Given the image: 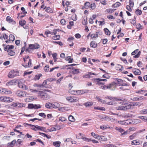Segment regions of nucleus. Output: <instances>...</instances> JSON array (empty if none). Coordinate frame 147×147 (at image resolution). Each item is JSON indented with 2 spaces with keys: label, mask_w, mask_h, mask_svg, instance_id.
<instances>
[{
  "label": "nucleus",
  "mask_w": 147,
  "mask_h": 147,
  "mask_svg": "<svg viewBox=\"0 0 147 147\" xmlns=\"http://www.w3.org/2000/svg\"><path fill=\"white\" fill-rule=\"evenodd\" d=\"M40 92L38 95V96L42 99L43 100H47L50 98V96L49 94L45 91Z\"/></svg>",
  "instance_id": "f257e3e1"
},
{
  "label": "nucleus",
  "mask_w": 147,
  "mask_h": 147,
  "mask_svg": "<svg viewBox=\"0 0 147 147\" xmlns=\"http://www.w3.org/2000/svg\"><path fill=\"white\" fill-rule=\"evenodd\" d=\"M67 101L70 102H74L78 101L79 98L75 96H69L66 98Z\"/></svg>",
  "instance_id": "f03ea898"
},
{
  "label": "nucleus",
  "mask_w": 147,
  "mask_h": 147,
  "mask_svg": "<svg viewBox=\"0 0 147 147\" xmlns=\"http://www.w3.org/2000/svg\"><path fill=\"white\" fill-rule=\"evenodd\" d=\"M56 103H52L48 102L46 103L45 105V107L49 109H51L52 108L56 109L58 108V106L56 105Z\"/></svg>",
  "instance_id": "7ed1b4c3"
},
{
  "label": "nucleus",
  "mask_w": 147,
  "mask_h": 147,
  "mask_svg": "<svg viewBox=\"0 0 147 147\" xmlns=\"http://www.w3.org/2000/svg\"><path fill=\"white\" fill-rule=\"evenodd\" d=\"M19 73L17 70H11L10 71V78H12L19 75Z\"/></svg>",
  "instance_id": "20e7f679"
},
{
  "label": "nucleus",
  "mask_w": 147,
  "mask_h": 147,
  "mask_svg": "<svg viewBox=\"0 0 147 147\" xmlns=\"http://www.w3.org/2000/svg\"><path fill=\"white\" fill-rule=\"evenodd\" d=\"M101 80H102V79L98 78L93 79L94 82L97 85H104L105 83L102 82V81Z\"/></svg>",
  "instance_id": "39448f33"
},
{
  "label": "nucleus",
  "mask_w": 147,
  "mask_h": 147,
  "mask_svg": "<svg viewBox=\"0 0 147 147\" xmlns=\"http://www.w3.org/2000/svg\"><path fill=\"white\" fill-rule=\"evenodd\" d=\"M139 50L138 49H136L134 50V51L133 52L131 53V54L132 55H134L133 57L134 58H137L139 57H140V55L141 54V51H138Z\"/></svg>",
  "instance_id": "423d86ee"
},
{
  "label": "nucleus",
  "mask_w": 147,
  "mask_h": 147,
  "mask_svg": "<svg viewBox=\"0 0 147 147\" xmlns=\"http://www.w3.org/2000/svg\"><path fill=\"white\" fill-rule=\"evenodd\" d=\"M117 83L115 82H112L109 84L107 85V88L108 89H110V90H113L115 89L116 87Z\"/></svg>",
  "instance_id": "0eeeda50"
},
{
  "label": "nucleus",
  "mask_w": 147,
  "mask_h": 147,
  "mask_svg": "<svg viewBox=\"0 0 147 147\" xmlns=\"http://www.w3.org/2000/svg\"><path fill=\"white\" fill-rule=\"evenodd\" d=\"M32 60L31 59H30L29 61H24V63L22 64V66L25 67H29L31 66L32 64Z\"/></svg>",
  "instance_id": "6e6552de"
},
{
  "label": "nucleus",
  "mask_w": 147,
  "mask_h": 147,
  "mask_svg": "<svg viewBox=\"0 0 147 147\" xmlns=\"http://www.w3.org/2000/svg\"><path fill=\"white\" fill-rule=\"evenodd\" d=\"M116 130L121 132L120 136L121 137L123 136V135H126L127 134V131H125L121 127H116Z\"/></svg>",
  "instance_id": "1a4fd4ad"
},
{
  "label": "nucleus",
  "mask_w": 147,
  "mask_h": 147,
  "mask_svg": "<svg viewBox=\"0 0 147 147\" xmlns=\"http://www.w3.org/2000/svg\"><path fill=\"white\" fill-rule=\"evenodd\" d=\"M16 94L17 96H19L24 97L26 95L25 92L20 90H18L17 91Z\"/></svg>",
  "instance_id": "9d476101"
},
{
  "label": "nucleus",
  "mask_w": 147,
  "mask_h": 147,
  "mask_svg": "<svg viewBox=\"0 0 147 147\" xmlns=\"http://www.w3.org/2000/svg\"><path fill=\"white\" fill-rule=\"evenodd\" d=\"M18 85L20 88H21L24 90H27V89L26 86L24 84L22 83L20 81L18 82Z\"/></svg>",
  "instance_id": "9b49d317"
},
{
  "label": "nucleus",
  "mask_w": 147,
  "mask_h": 147,
  "mask_svg": "<svg viewBox=\"0 0 147 147\" xmlns=\"http://www.w3.org/2000/svg\"><path fill=\"white\" fill-rule=\"evenodd\" d=\"M37 130H40L45 132H47L46 128L40 126L38 125H36V131Z\"/></svg>",
  "instance_id": "f8f14e48"
},
{
  "label": "nucleus",
  "mask_w": 147,
  "mask_h": 147,
  "mask_svg": "<svg viewBox=\"0 0 147 147\" xmlns=\"http://www.w3.org/2000/svg\"><path fill=\"white\" fill-rule=\"evenodd\" d=\"M97 100H98V101L104 104H107L108 105H111L110 103L111 102H108V103H106V102L104 100H102L100 98L99 96H96V97L95 98Z\"/></svg>",
  "instance_id": "ddd939ff"
},
{
  "label": "nucleus",
  "mask_w": 147,
  "mask_h": 147,
  "mask_svg": "<svg viewBox=\"0 0 147 147\" xmlns=\"http://www.w3.org/2000/svg\"><path fill=\"white\" fill-rule=\"evenodd\" d=\"M132 71L135 75H140L141 74V71L138 69L134 68L133 70Z\"/></svg>",
  "instance_id": "4468645a"
},
{
  "label": "nucleus",
  "mask_w": 147,
  "mask_h": 147,
  "mask_svg": "<svg viewBox=\"0 0 147 147\" xmlns=\"http://www.w3.org/2000/svg\"><path fill=\"white\" fill-rule=\"evenodd\" d=\"M90 2L87 1L84 3V6L82 7V9H88L90 8Z\"/></svg>",
  "instance_id": "2eb2a0df"
},
{
  "label": "nucleus",
  "mask_w": 147,
  "mask_h": 147,
  "mask_svg": "<svg viewBox=\"0 0 147 147\" xmlns=\"http://www.w3.org/2000/svg\"><path fill=\"white\" fill-rule=\"evenodd\" d=\"M74 38L72 36H69L67 39V40L70 43V44H69V45L70 47H72L74 45V43L72 42V41L74 40Z\"/></svg>",
  "instance_id": "dca6fc26"
},
{
  "label": "nucleus",
  "mask_w": 147,
  "mask_h": 147,
  "mask_svg": "<svg viewBox=\"0 0 147 147\" xmlns=\"http://www.w3.org/2000/svg\"><path fill=\"white\" fill-rule=\"evenodd\" d=\"M90 45L91 47L96 48L97 47V44L96 42L94 41H92L90 42Z\"/></svg>",
  "instance_id": "f3484780"
},
{
  "label": "nucleus",
  "mask_w": 147,
  "mask_h": 147,
  "mask_svg": "<svg viewBox=\"0 0 147 147\" xmlns=\"http://www.w3.org/2000/svg\"><path fill=\"white\" fill-rule=\"evenodd\" d=\"M99 33V32H96L95 34H91L90 35L91 38L93 39L97 38Z\"/></svg>",
  "instance_id": "a211bd4d"
},
{
  "label": "nucleus",
  "mask_w": 147,
  "mask_h": 147,
  "mask_svg": "<svg viewBox=\"0 0 147 147\" xmlns=\"http://www.w3.org/2000/svg\"><path fill=\"white\" fill-rule=\"evenodd\" d=\"M93 102H84V105L86 107H90L92 105Z\"/></svg>",
  "instance_id": "6ab92c4d"
},
{
  "label": "nucleus",
  "mask_w": 147,
  "mask_h": 147,
  "mask_svg": "<svg viewBox=\"0 0 147 147\" xmlns=\"http://www.w3.org/2000/svg\"><path fill=\"white\" fill-rule=\"evenodd\" d=\"M105 98L107 99H109L110 100H112V101H114V100H116V101H117V100H119V101H120V100H121V99L120 98H114L111 96H106Z\"/></svg>",
  "instance_id": "aec40b11"
},
{
  "label": "nucleus",
  "mask_w": 147,
  "mask_h": 147,
  "mask_svg": "<svg viewBox=\"0 0 147 147\" xmlns=\"http://www.w3.org/2000/svg\"><path fill=\"white\" fill-rule=\"evenodd\" d=\"M132 100L134 101H140L143 100V96H136L132 98Z\"/></svg>",
  "instance_id": "412c9836"
},
{
  "label": "nucleus",
  "mask_w": 147,
  "mask_h": 147,
  "mask_svg": "<svg viewBox=\"0 0 147 147\" xmlns=\"http://www.w3.org/2000/svg\"><path fill=\"white\" fill-rule=\"evenodd\" d=\"M101 119L104 120L106 121H110L111 119H113L112 118H110L108 116H101Z\"/></svg>",
  "instance_id": "4be33fe9"
},
{
  "label": "nucleus",
  "mask_w": 147,
  "mask_h": 147,
  "mask_svg": "<svg viewBox=\"0 0 147 147\" xmlns=\"http://www.w3.org/2000/svg\"><path fill=\"white\" fill-rule=\"evenodd\" d=\"M123 106L124 110L129 109L132 107L131 105L128 103H126L125 106Z\"/></svg>",
  "instance_id": "5701e85b"
},
{
  "label": "nucleus",
  "mask_w": 147,
  "mask_h": 147,
  "mask_svg": "<svg viewBox=\"0 0 147 147\" xmlns=\"http://www.w3.org/2000/svg\"><path fill=\"white\" fill-rule=\"evenodd\" d=\"M61 143L59 141H55L53 142V144L54 146L57 147H59L60 146Z\"/></svg>",
  "instance_id": "b1692460"
},
{
  "label": "nucleus",
  "mask_w": 147,
  "mask_h": 147,
  "mask_svg": "<svg viewBox=\"0 0 147 147\" xmlns=\"http://www.w3.org/2000/svg\"><path fill=\"white\" fill-rule=\"evenodd\" d=\"M98 139L99 140L102 141H106L107 140V138L105 136H100L99 135Z\"/></svg>",
  "instance_id": "393cba45"
},
{
  "label": "nucleus",
  "mask_w": 147,
  "mask_h": 147,
  "mask_svg": "<svg viewBox=\"0 0 147 147\" xmlns=\"http://www.w3.org/2000/svg\"><path fill=\"white\" fill-rule=\"evenodd\" d=\"M57 34V30L55 31L51 32V31H46L45 32V34L46 35H48L49 34H50L52 35H55L56 34Z\"/></svg>",
  "instance_id": "a878e982"
},
{
  "label": "nucleus",
  "mask_w": 147,
  "mask_h": 147,
  "mask_svg": "<svg viewBox=\"0 0 147 147\" xmlns=\"http://www.w3.org/2000/svg\"><path fill=\"white\" fill-rule=\"evenodd\" d=\"M116 10V9H108L106 10L105 12L107 13H111L114 12Z\"/></svg>",
  "instance_id": "bb28decb"
},
{
  "label": "nucleus",
  "mask_w": 147,
  "mask_h": 147,
  "mask_svg": "<svg viewBox=\"0 0 147 147\" xmlns=\"http://www.w3.org/2000/svg\"><path fill=\"white\" fill-rule=\"evenodd\" d=\"M92 75H96V74L92 72H88V74H87L86 75H85L84 77L86 78H90V76Z\"/></svg>",
  "instance_id": "cd10ccee"
},
{
  "label": "nucleus",
  "mask_w": 147,
  "mask_h": 147,
  "mask_svg": "<svg viewBox=\"0 0 147 147\" xmlns=\"http://www.w3.org/2000/svg\"><path fill=\"white\" fill-rule=\"evenodd\" d=\"M61 38L60 36L59 35H55L52 37V38L54 40H59Z\"/></svg>",
  "instance_id": "c85d7f7f"
},
{
  "label": "nucleus",
  "mask_w": 147,
  "mask_h": 147,
  "mask_svg": "<svg viewBox=\"0 0 147 147\" xmlns=\"http://www.w3.org/2000/svg\"><path fill=\"white\" fill-rule=\"evenodd\" d=\"M26 21L24 20H22L20 21L19 22V24L20 25L23 26L24 28H27V27H24V26L26 24Z\"/></svg>",
  "instance_id": "c756f323"
},
{
  "label": "nucleus",
  "mask_w": 147,
  "mask_h": 147,
  "mask_svg": "<svg viewBox=\"0 0 147 147\" xmlns=\"http://www.w3.org/2000/svg\"><path fill=\"white\" fill-rule=\"evenodd\" d=\"M17 80L16 79L12 80L10 81V85H14L17 84Z\"/></svg>",
  "instance_id": "7c9ffc66"
},
{
  "label": "nucleus",
  "mask_w": 147,
  "mask_h": 147,
  "mask_svg": "<svg viewBox=\"0 0 147 147\" xmlns=\"http://www.w3.org/2000/svg\"><path fill=\"white\" fill-rule=\"evenodd\" d=\"M42 75L41 74H38V75H36L33 78V80H39Z\"/></svg>",
  "instance_id": "2f4dec72"
},
{
  "label": "nucleus",
  "mask_w": 147,
  "mask_h": 147,
  "mask_svg": "<svg viewBox=\"0 0 147 147\" xmlns=\"http://www.w3.org/2000/svg\"><path fill=\"white\" fill-rule=\"evenodd\" d=\"M25 105L24 103L17 102V107L21 108L25 107Z\"/></svg>",
  "instance_id": "473e14b6"
},
{
  "label": "nucleus",
  "mask_w": 147,
  "mask_h": 147,
  "mask_svg": "<svg viewBox=\"0 0 147 147\" xmlns=\"http://www.w3.org/2000/svg\"><path fill=\"white\" fill-rule=\"evenodd\" d=\"M69 121L72 122H74L76 121V119L72 115H70L68 117Z\"/></svg>",
  "instance_id": "72a5a7b5"
},
{
  "label": "nucleus",
  "mask_w": 147,
  "mask_h": 147,
  "mask_svg": "<svg viewBox=\"0 0 147 147\" xmlns=\"http://www.w3.org/2000/svg\"><path fill=\"white\" fill-rule=\"evenodd\" d=\"M8 92V90L5 89L3 88L1 89H0V93L6 94H7Z\"/></svg>",
  "instance_id": "f704fd0d"
},
{
  "label": "nucleus",
  "mask_w": 147,
  "mask_h": 147,
  "mask_svg": "<svg viewBox=\"0 0 147 147\" xmlns=\"http://www.w3.org/2000/svg\"><path fill=\"white\" fill-rule=\"evenodd\" d=\"M38 133L40 135H42L44 136V137H46L47 138L49 139L51 138V136L49 135H47L46 134L44 133H41L40 132H39Z\"/></svg>",
  "instance_id": "c9c22d12"
},
{
  "label": "nucleus",
  "mask_w": 147,
  "mask_h": 147,
  "mask_svg": "<svg viewBox=\"0 0 147 147\" xmlns=\"http://www.w3.org/2000/svg\"><path fill=\"white\" fill-rule=\"evenodd\" d=\"M46 12L48 13H52L53 12V10L52 9L49 7H46V9L45 10Z\"/></svg>",
  "instance_id": "e433bc0d"
},
{
  "label": "nucleus",
  "mask_w": 147,
  "mask_h": 147,
  "mask_svg": "<svg viewBox=\"0 0 147 147\" xmlns=\"http://www.w3.org/2000/svg\"><path fill=\"white\" fill-rule=\"evenodd\" d=\"M147 92V90L142 89L136 92L137 93L143 94Z\"/></svg>",
  "instance_id": "4c0bfd02"
},
{
  "label": "nucleus",
  "mask_w": 147,
  "mask_h": 147,
  "mask_svg": "<svg viewBox=\"0 0 147 147\" xmlns=\"http://www.w3.org/2000/svg\"><path fill=\"white\" fill-rule=\"evenodd\" d=\"M79 69H72V72L73 74H78L80 73Z\"/></svg>",
  "instance_id": "58836bf2"
},
{
  "label": "nucleus",
  "mask_w": 147,
  "mask_h": 147,
  "mask_svg": "<svg viewBox=\"0 0 147 147\" xmlns=\"http://www.w3.org/2000/svg\"><path fill=\"white\" fill-rule=\"evenodd\" d=\"M82 139L84 141H86L87 142H90L92 140L91 138H88L87 137L82 136L81 137Z\"/></svg>",
  "instance_id": "ea45409f"
},
{
  "label": "nucleus",
  "mask_w": 147,
  "mask_h": 147,
  "mask_svg": "<svg viewBox=\"0 0 147 147\" xmlns=\"http://www.w3.org/2000/svg\"><path fill=\"white\" fill-rule=\"evenodd\" d=\"M139 118L142 120L144 121L147 122V117H144V116H140L138 117Z\"/></svg>",
  "instance_id": "a19ab883"
},
{
  "label": "nucleus",
  "mask_w": 147,
  "mask_h": 147,
  "mask_svg": "<svg viewBox=\"0 0 147 147\" xmlns=\"http://www.w3.org/2000/svg\"><path fill=\"white\" fill-rule=\"evenodd\" d=\"M105 34L107 35H109L111 34V32L109 31L108 29L107 28H105L104 29Z\"/></svg>",
  "instance_id": "79ce46f5"
},
{
  "label": "nucleus",
  "mask_w": 147,
  "mask_h": 147,
  "mask_svg": "<svg viewBox=\"0 0 147 147\" xmlns=\"http://www.w3.org/2000/svg\"><path fill=\"white\" fill-rule=\"evenodd\" d=\"M65 60L68 61L69 63H72L73 62V59H71L70 56L67 57L65 59Z\"/></svg>",
  "instance_id": "37998d69"
},
{
  "label": "nucleus",
  "mask_w": 147,
  "mask_h": 147,
  "mask_svg": "<svg viewBox=\"0 0 147 147\" xmlns=\"http://www.w3.org/2000/svg\"><path fill=\"white\" fill-rule=\"evenodd\" d=\"M52 42L53 43L57 44L59 45H60L61 47H62L63 45V44L62 42L60 41H52Z\"/></svg>",
  "instance_id": "c03bdc74"
},
{
  "label": "nucleus",
  "mask_w": 147,
  "mask_h": 147,
  "mask_svg": "<svg viewBox=\"0 0 147 147\" xmlns=\"http://www.w3.org/2000/svg\"><path fill=\"white\" fill-rule=\"evenodd\" d=\"M131 144L134 145H137L140 144V142L137 141V140H134L131 141Z\"/></svg>",
  "instance_id": "a18cd8bd"
},
{
  "label": "nucleus",
  "mask_w": 147,
  "mask_h": 147,
  "mask_svg": "<svg viewBox=\"0 0 147 147\" xmlns=\"http://www.w3.org/2000/svg\"><path fill=\"white\" fill-rule=\"evenodd\" d=\"M90 134L91 136L94 138H97L98 139L99 135L96 134L95 133H93V132H92Z\"/></svg>",
  "instance_id": "49530a36"
},
{
  "label": "nucleus",
  "mask_w": 147,
  "mask_h": 147,
  "mask_svg": "<svg viewBox=\"0 0 147 147\" xmlns=\"http://www.w3.org/2000/svg\"><path fill=\"white\" fill-rule=\"evenodd\" d=\"M82 24L84 25H86L87 24V18H84L83 19L82 21Z\"/></svg>",
  "instance_id": "de8ad7c7"
},
{
  "label": "nucleus",
  "mask_w": 147,
  "mask_h": 147,
  "mask_svg": "<svg viewBox=\"0 0 147 147\" xmlns=\"http://www.w3.org/2000/svg\"><path fill=\"white\" fill-rule=\"evenodd\" d=\"M91 9L94 10L95 9L96 7V5L95 3H93L90 4V7Z\"/></svg>",
  "instance_id": "09e8293b"
},
{
  "label": "nucleus",
  "mask_w": 147,
  "mask_h": 147,
  "mask_svg": "<svg viewBox=\"0 0 147 147\" xmlns=\"http://www.w3.org/2000/svg\"><path fill=\"white\" fill-rule=\"evenodd\" d=\"M135 13L137 15H140L142 14V11L139 9H137Z\"/></svg>",
  "instance_id": "8fccbe9b"
},
{
  "label": "nucleus",
  "mask_w": 147,
  "mask_h": 147,
  "mask_svg": "<svg viewBox=\"0 0 147 147\" xmlns=\"http://www.w3.org/2000/svg\"><path fill=\"white\" fill-rule=\"evenodd\" d=\"M94 109H97V110H101V111H105V108L103 107H94Z\"/></svg>",
  "instance_id": "3c124183"
},
{
  "label": "nucleus",
  "mask_w": 147,
  "mask_h": 147,
  "mask_svg": "<svg viewBox=\"0 0 147 147\" xmlns=\"http://www.w3.org/2000/svg\"><path fill=\"white\" fill-rule=\"evenodd\" d=\"M141 105V103L140 102H135L133 103V104L131 105L132 107L139 106H140Z\"/></svg>",
  "instance_id": "603ef678"
},
{
  "label": "nucleus",
  "mask_w": 147,
  "mask_h": 147,
  "mask_svg": "<svg viewBox=\"0 0 147 147\" xmlns=\"http://www.w3.org/2000/svg\"><path fill=\"white\" fill-rule=\"evenodd\" d=\"M15 39L14 35L12 34H10V41H13Z\"/></svg>",
  "instance_id": "864d4df0"
},
{
  "label": "nucleus",
  "mask_w": 147,
  "mask_h": 147,
  "mask_svg": "<svg viewBox=\"0 0 147 147\" xmlns=\"http://www.w3.org/2000/svg\"><path fill=\"white\" fill-rule=\"evenodd\" d=\"M9 101V97L6 96H4L3 102H7Z\"/></svg>",
  "instance_id": "5fc2aeb1"
},
{
  "label": "nucleus",
  "mask_w": 147,
  "mask_h": 147,
  "mask_svg": "<svg viewBox=\"0 0 147 147\" xmlns=\"http://www.w3.org/2000/svg\"><path fill=\"white\" fill-rule=\"evenodd\" d=\"M110 127H107V126H106L105 125H102L100 127V128L102 130H105V129L108 128H110Z\"/></svg>",
  "instance_id": "6e6d98bb"
},
{
  "label": "nucleus",
  "mask_w": 147,
  "mask_h": 147,
  "mask_svg": "<svg viewBox=\"0 0 147 147\" xmlns=\"http://www.w3.org/2000/svg\"><path fill=\"white\" fill-rule=\"evenodd\" d=\"M119 89L123 90H129V89L127 88V87L123 86H121L119 87Z\"/></svg>",
  "instance_id": "4d7b16f0"
},
{
  "label": "nucleus",
  "mask_w": 147,
  "mask_h": 147,
  "mask_svg": "<svg viewBox=\"0 0 147 147\" xmlns=\"http://www.w3.org/2000/svg\"><path fill=\"white\" fill-rule=\"evenodd\" d=\"M44 69L46 72H48L49 70V66L48 65H46L44 67Z\"/></svg>",
  "instance_id": "13d9d810"
},
{
  "label": "nucleus",
  "mask_w": 147,
  "mask_h": 147,
  "mask_svg": "<svg viewBox=\"0 0 147 147\" xmlns=\"http://www.w3.org/2000/svg\"><path fill=\"white\" fill-rule=\"evenodd\" d=\"M129 5L131 7H133L134 5V2L133 0H129Z\"/></svg>",
  "instance_id": "bf43d9fd"
},
{
  "label": "nucleus",
  "mask_w": 147,
  "mask_h": 147,
  "mask_svg": "<svg viewBox=\"0 0 147 147\" xmlns=\"http://www.w3.org/2000/svg\"><path fill=\"white\" fill-rule=\"evenodd\" d=\"M29 126H30L32 130L36 131V125L30 124L29 125Z\"/></svg>",
  "instance_id": "052dcab7"
},
{
  "label": "nucleus",
  "mask_w": 147,
  "mask_h": 147,
  "mask_svg": "<svg viewBox=\"0 0 147 147\" xmlns=\"http://www.w3.org/2000/svg\"><path fill=\"white\" fill-rule=\"evenodd\" d=\"M3 46L4 50L7 51L8 52L9 50V45L5 46V45H3Z\"/></svg>",
  "instance_id": "680f3d73"
},
{
  "label": "nucleus",
  "mask_w": 147,
  "mask_h": 147,
  "mask_svg": "<svg viewBox=\"0 0 147 147\" xmlns=\"http://www.w3.org/2000/svg\"><path fill=\"white\" fill-rule=\"evenodd\" d=\"M121 5V3L119 2H117L114 5H113V7H117L120 6Z\"/></svg>",
  "instance_id": "e2e57ef3"
},
{
  "label": "nucleus",
  "mask_w": 147,
  "mask_h": 147,
  "mask_svg": "<svg viewBox=\"0 0 147 147\" xmlns=\"http://www.w3.org/2000/svg\"><path fill=\"white\" fill-rule=\"evenodd\" d=\"M116 109L118 110H124V106H117L116 107Z\"/></svg>",
  "instance_id": "0e129e2a"
},
{
  "label": "nucleus",
  "mask_w": 147,
  "mask_h": 147,
  "mask_svg": "<svg viewBox=\"0 0 147 147\" xmlns=\"http://www.w3.org/2000/svg\"><path fill=\"white\" fill-rule=\"evenodd\" d=\"M17 107V102H13L11 105V108L14 109Z\"/></svg>",
  "instance_id": "69168bd1"
},
{
  "label": "nucleus",
  "mask_w": 147,
  "mask_h": 147,
  "mask_svg": "<svg viewBox=\"0 0 147 147\" xmlns=\"http://www.w3.org/2000/svg\"><path fill=\"white\" fill-rule=\"evenodd\" d=\"M59 120L61 121H65L66 120V118L63 117H59Z\"/></svg>",
  "instance_id": "338daca9"
},
{
  "label": "nucleus",
  "mask_w": 147,
  "mask_h": 147,
  "mask_svg": "<svg viewBox=\"0 0 147 147\" xmlns=\"http://www.w3.org/2000/svg\"><path fill=\"white\" fill-rule=\"evenodd\" d=\"M16 54V53L14 51L11 50H10V56H13Z\"/></svg>",
  "instance_id": "774afa93"
}]
</instances>
